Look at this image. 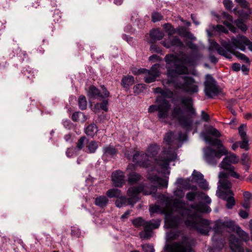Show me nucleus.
Instances as JSON below:
<instances>
[{
  "mask_svg": "<svg viewBox=\"0 0 252 252\" xmlns=\"http://www.w3.org/2000/svg\"><path fill=\"white\" fill-rule=\"evenodd\" d=\"M197 57V54L192 53L190 55L184 54L180 58L173 54L166 55L164 59L166 63V68L168 77L172 79L177 75L188 74L189 70L185 65H193Z\"/></svg>",
  "mask_w": 252,
  "mask_h": 252,
  "instance_id": "1",
  "label": "nucleus"
},
{
  "mask_svg": "<svg viewBox=\"0 0 252 252\" xmlns=\"http://www.w3.org/2000/svg\"><path fill=\"white\" fill-rule=\"evenodd\" d=\"M174 206L179 210L178 214L183 218H186L184 223L188 228L194 229L204 235H209L211 228L208 220L200 218L196 212H191L189 209L183 207L181 201H175Z\"/></svg>",
  "mask_w": 252,
  "mask_h": 252,
  "instance_id": "2",
  "label": "nucleus"
},
{
  "mask_svg": "<svg viewBox=\"0 0 252 252\" xmlns=\"http://www.w3.org/2000/svg\"><path fill=\"white\" fill-rule=\"evenodd\" d=\"M181 102L186 108L187 115L184 114V110L180 106L174 104L171 111V116L173 119L178 121L182 128L187 131H190L193 126L192 117L196 114L193 107V100L189 97L182 98Z\"/></svg>",
  "mask_w": 252,
  "mask_h": 252,
  "instance_id": "3",
  "label": "nucleus"
},
{
  "mask_svg": "<svg viewBox=\"0 0 252 252\" xmlns=\"http://www.w3.org/2000/svg\"><path fill=\"white\" fill-rule=\"evenodd\" d=\"M204 140L210 145L217 146L218 150L211 147H207L204 151V158L210 165H216L222 156L227 155L228 151L223 146L221 141L218 138L213 139L206 133L203 134Z\"/></svg>",
  "mask_w": 252,
  "mask_h": 252,
  "instance_id": "4",
  "label": "nucleus"
},
{
  "mask_svg": "<svg viewBox=\"0 0 252 252\" xmlns=\"http://www.w3.org/2000/svg\"><path fill=\"white\" fill-rule=\"evenodd\" d=\"M161 96L156 97L155 104L151 105L148 108V112L153 113L157 112V117L160 122H164L169 116L171 105L166 98H172L173 92L168 89L165 88L162 92Z\"/></svg>",
  "mask_w": 252,
  "mask_h": 252,
  "instance_id": "5",
  "label": "nucleus"
},
{
  "mask_svg": "<svg viewBox=\"0 0 252 252\" xmlns=\"http://www.w3.org/2000/svg\"><path fill=\"white\" fill-rule=\"evenodd\" d=\"M174 133L172 131L166 133L164 137V141L168 145V149L163 148L158 157L155 159V164L161 169H168L170 163L175 161L177 158L176 152L172 150L171 146L173 141Z\"/></svg>",
  "mask_w": 252,
  "mask_h": 252,
  "instance_id": "6",
  "label": "nucleus"
},
{
  "mask_svg": "<svg viewBox=\"0 0 252 252\" xmlns=\"http://www.w3.org/2000/svg\"><path fill=\"white\" fill-rule=\"evenodd\" d=\"M221 46L215 42L212 43L213 47L216 50L218 53L226 58L231 59L233 54L239 59L245 61L246 63H250L249 59L244 54L235 51L234 49L229 41L222 40L220 41Z\"/></svg>",
  "mask_w": 252,
  "mask_h": 252,
  "instance_id": "7",
  "label": "nucleus"
},
{
  "mask_svg": "<svg viewBox=\"0 0 252 252\" xmlns=\"http://www.w3.org/2000/svg\"><path fill=\"white\" fill-rule=\"evenodd\" d=\"M240 239L237 238L234 235L231 234L229 238V247L233 252H244L242 247V241L247 242L249 240V234L238 225L235 231Z\"/></svg>",
  "mask_w": 252,
  "mask_h": 252,
  "instance_id": "8",
  "label": "nucleus"
},
{
  "mask_svg": "<svg viewBox=\"0 0 252 252\" xmlns=\"http://www.w3.org/2000/svg\"><path fill=\"white\" fill-rule=\"evenodd\" d=\"M145 186L144 184H140L137 186L130 187L127 190V195L128 196L127 198V203L129 205L132 206L139 200L138 195L140 193L142 192L144 195H149L155 193L157 191V187L153 186L151 187L150 191H147L144 189Z\"/></svg>",
  "mask_w": 252,
  "mask_h": 252,
  "instance_id": "9",
  "label": "nucleus"
},
{
  "mask_svg": "<svg viewBox=\"0 0 252 252\" xmlns=\"http://www.w3.org/2000/svg\"><path fill=\"white\" fill-rule=\"evenodd\" d=\"M204 92L208 98H213L218 96L221 93L219 87L217 85V81L210 74L206 76V81L204 82Z\"/></svg>",
  "mask_w": 252,
  "mask_h": 252,
  "instance_id": "10",
  "label": "nucleus"
},
{
  "mask_svg": "<svg viewBox=\"0 0 252 252\" xmlns=\"http://www.w3.org/2000/svg\"><path fill=\"white\" fill-rule=\"evenodd\" d=\"M238 225L235 222L230 219L217 220L213 227L215 234H221L226 229L229 232H234Z\"/></svg>",
  "mask_w": 252,
  "mask_h": 252,
  "instance_id": "11",
  "label": "nucleus"
},
{
  "mask_svg": "<svg viewBox=\"0 0 252 252\" xmlns=\"http://www.w3.org/2000/svg\"><path fill=\"white\" fill-rule=\"evenodd\" d=\"M182 78L184 82L176 84L175 88L176 89L182 90L189 94L197 93L198 92V86L195 83V80L193 77L184 76Z\"/></svg>",
  "mask_w": 252,
  "mask_h": 252,
  "instance_id": "12",
  "label": "nucleus"
},
{
  "mask_svg": "<svg viewBox=\"0 0 252 252\" xmlns=\"http://www.w3.org/2000/svg\"><path fill=\"white\" fill-rule=\"evenodd\" d=\"M161 220L159 219H153L149 221H145L144 223V230L139 233L141 238L149 239L152 236L153 229L159 227Z\"/></svg>",
  "mask_w": 252,
  "mask_h": 252,
  "instance_id": "13",
  "label": "nucleus"
},
{
  "mask_svg": "<svg viewBox=\"0 0 252 252\" xmlns=\"http://www.w3.org/2000/svg\"><path fill=\"white\" fill-rule=\"evenodd\" d=\"M159 68V64L156 63L152 66L150 70L140 68L138 70V72L139 74H145L144 77V81L147 83H151L155 82L157 78L159 76L160 74Z\"/></svg>",
  "mask_w": 252,
  "mask_h": 252,
  "instance_id": "14",
  "label": "nucleus"
},
{
  "mask_svg": "<svg viewBox=\"0 0 252 252\" xmlns=\"http://www.w3.org/2000/svg\"><path fill=\"white\" fill-rule=\"evenodd\" d=\"M132 161L143 168H148L152 164V161L148 159L146 153L143 152H136L133 156Z\"/></svg>",
  "mask_w": 252,
  "mask_h": 252,
  "instance_id": "15",
  "label": "nucleus"
},
{
  "mask_svg": "<svg viewBox=\"0 0 252 252\" xmlns=\"http://www.w3.org/2000/svg\"><path fill=\"white\" fill-rule=\"evenodd\" d=\"M102 93L94 85H91L88 90V96L91 98H105L109 97V92L104 86L101 87Z\"/></svg>",
  "mask_w": 252,
  "mask_h": 252,
  "instance_id": "16",
  "label": "nucleus"
},
{
  "mask_svg": "<svg viewBox=\"0 0 252 252\" xmlns=\"http://www.w3.org/2000/svg\"><path fill=\"white\" fill-rule=\"evenodd\" d=\"M233 48L238 49L243 51L246 49L247 42H248V38L243 35H237L236 37L231 38V41H229Z\"/></svg>",
  "mask_w": 252,
  "mask_h": 252,
  "instance_id": "17",
  "label": "nucleus"
},
{
  "mask_svg": "<svg viewBox=\"0 0 252 252\" xmlns=\"http://www.w3.org/2000/svg\"><path fill=\"white\" fill-rule=\"evenodd\" d=\"M112 181L114 186L121 188L125 184L126 179L124 172L118 170L112 172Z\"/></svg>",
  "mask_w": 252,
  "mask_h": 252,
  "instance_id": "18",
  "label": "nucleus"
},
{
  "mask_svg": "<svg viewBox=\"0 0 252 252\" xmlns=\"http://www.w3.org/2000/svg\"><path fill=\"white\" fill-rule=\"evenodd\" d=\"M147 178L151 183L158 185L159 188H166L168 186V178L163 179L151 173L147 174Z\"/></svg>",
  "mask_w": 252,
  "mask_h": 252,
  "instance_id": "19",
  "label": "nucleus"
},
{
  "mask_svg": "<svg viewBox=\"0 0 252 252\" xmlns=\"http://www.w3.org/2000/svg\"><path fill=\"white\" fill-rule=\"evenodd\" d=\"M192 249L190 245L186 241L175 243L172 245L170 252H191Z\"/></svg>",
  "mask_w": 252,
  "mask_h": 252,
  "instance_id": "20",
  "label": "nucleus"
},
{
  "mask_svg": "<svg viewBox=\"0 0 252 252\" xmlns=\"http://www.w3.org/2000/svg\"><path fill=\"white\" fill-rule=\"evenodd\" d=\"M238 162V158L233 154H230L229 156H226L220 163V167L225 170H229L231 167L230 164H235Z\"/></svg>",
  "mask_w": 252,
  "mask_h": 252,
  "instance_id": "21",
  "label": "nucleus"
},
{
  "mask_svg": "<svg viewBox=\"0 0 252 252\" xmlns=\"http://www.w3.org/2000/svg\"><path fill=\"white\" fill-rule=\"evenodd\" d=\"M22 73L28 80L29 83H32L33 82V79L35 78L37 72L29 66L25 67L22 70Z\"/></svg>",
  "mask_w": 252,
  "mask_h": 252,
  "instance_id": "22",
  "label": "nucleus"
},
{
  "mask_svg": "<svg viewBox=\"0 0 252 252\" xmlns=\"http://www.w3.org/2000/svg\"><path fill=\"white\" fill-rule=\"evenodd\" d=\"M181 221V218L178 216H170L166 219V223L170 228L178 227Z\"/></svg>",
  "mask_w": 252,
  "mask_h": 252,
  "instance_id": "23",
  "label": "nucleus"
},
{
  "mask_svg": "<svg viewBox=\"0 0 252 252\" xmlns=\"http://www.w3.org/2000/svg\"><path fill=\"white\" fill-rule=\"evenodd\" d=\"M160 146L157 144H151L147 148L146 154L149 158H154L158 154L160 151Z\"/></svg>",
  "mask_w": 252,
  "mask_h": 252,
  "instance_id": "24",
  "label": "nucleus"
},
{
  "mask_svg": "<svg viewBox=\"0 0 252 252\" xmlns=\"http://www.w3.org/2000/svg\"><path fill=\"white\" fill-rule=\"evenodd\" d=\"M142 179V176L134 171L130 172L127 175V182L130 186L136 184Z\"/></svg>",
  "mask_w": 252,
  "mask_h": 252,
  "instance_id": "25",
  "label": "nucleus"
},
{
  "mask_svg": "<svg viewBox=\"0 0 252 252\" xmlns=\"http://www.w3.org/2000/svg\"><path fill=\"white\" fill-rule=\"evenodd\" d=\"M102 152L105 156L113 158L117 155L118 151L115 147L109 145L103 147Z\"/></svg>",
  "mask_w": 252,
  "mask_h": 252,
  "instance_id": "26",
  "label": "nucleus"
},
{
  "mask_svg": "<svg viewBox=\"0 0 252 252\" xmlns=\"http://www.w3.org/2000/svg\"><path fill=\"white\" fill-rule=\"evenodd\" d=\"M134 83V79L132 75H125L121 80V85L126 89H128L129 86Z\"/></svg>",
  "mask_w": 252,
  "mask_h": 252,
  "instance_id": "27",
  "label": "nucleus"
},
{
  "mask_svg": "<svg viewBox=\"0 0 252 252\" xmlns=\"http://www.w3.org/2000/svg\"><path fill=\"white\" fill-rule=\"evenodd\" d=\"M190 207L200 213H208L211 211L207 205L202 203H196L191 205Z\"/></svg>",
  "mask_w": 252,
  "mask_h": 252,
  "instance_id": "28",
  "label": "nucleus"
},
{
  "mask_svg": "<svg viewBox=\"0 0 252 252\" xmlns=\"http://www.w3.org/2000/svg\"><path fill=\"white\" fill-rule=\"evenodd\" d=\"M98 148V142L94 140L88 141L87 143L86 148L88 150L87 152L89 154H94L96 152Z\"/></svg>",
  "mask_w": 252,
  "mask_h": 252,
  "instance_id": "29",
  "label": "nucleus"
},
{
  "mask_svg": "<svg viewBox=\"0 0 252 252\" xmlns=\"http://www.w3.org/2000/svg\"><path fill=\"white\" fill-rule=\"evenodd\" d=\"M97 130L96 125L94 124H91L86 127L85 132L88 136L93 138L96 134Z\"/></svg>",
  "mask_w": 252,
  "mask_h": 252,
  "instance_id": "30",
  "label": "nucleus"
},
{
  "mask_svg": "<svg viewBox=\"0 0 252 252\" xmlns=\"http://www.w3.org/2000/svg\"><path fill=\"white\" fill-rule=\"evenodd\" d=\"M150 35L152 40H159L163 37L164 33L159 30L153 29L150 32Z\"/></svg>",
  "mask_w": 252,
  "mask_h": 252,
  "instance_id": "31",
  "label": "nucleus"
},
{
  "mask_svg": "<svg viewBox=\"0 0 252 252\" xmlns=\"http://www.w3.org/2000/svg\"><path fill=\"white\" fill-rule=\"evenodd\" d=\"M171 47H178L182 49L184 47V43L177 36L170 38Z\"/></svg>",
  "mask_w": 252,
  "mask_h": 252,
  "instance_id": "32",
  "label": "nucleus"
},
{
  "mask_svg": "<svg viewBox=\"0 0 252 252\" xmlns=\"http://www.w3.org/2000/svg\"><path fill=\"white\" fill-rule=\"evenodd\" d=\"M108 202V199L107 197L104 195L97 197L95 199V204L101 208L106 206Z\"/></svg>",
  "mask_w": 252,
  "mask_h": 252,
  "instance_id": "33",
  "label": "nucleus"
},
{
  "mask_svg": "<svg viewBox=\"0 0 252 252\" xmlns=\"http://www.w3.org/2000/svg\"><path fill=\"white\" fill-rule=\"evenodd\" d=\"M179 33L182 36L190 40H194L195 38L193 35L184 27H181L179 30Z\"/></svg>",
  "mask_w": 252,
  "mask_h": 252,
  "instance_id": "34",
  "label": "nucleus"
},
{
  "mask_svg": "<svg viewBox=\"0 0 252 252\" xmlns=\"http://www.w3.org/2000/svg\"><path fill=\"white\" fill-rule=\"evenodd\" d=\"M106 195L109 198H119L121 196V190L118 189H111L106 191Z\"/></svg>",
  "mask_w": 252,
  "mask_h": 252,
  "instance_id": "35",
  "label": "nucleus"
},
{
  "mask_svg": "<svg viewBox=\"0 0 252 252\" xmlns=\"http://www.w3.org/2000/svg\"><path fill=\"white\" fill-rule=\"evenodd\" d=\"M88 139L85 136L80 137L76 143V148L78 150L80 151L84 147L85 144L87 143Z\"/></svg>",
  "mask_w": 252,
  "mask_h": 252,
  "instance_id": "36",
  "label": "nucleus"
},
{
  "mask_svg": "<svg viewBox=\"0 0 252 252\" xmlns=\"http://www.w3.org/2000/svg\"><path fill=\"white\" fill-rule=\"evenodd\" d=\"M219 183L220 184L218 186L219 189H230L232 187V184L227 180H220Z\"/></svg>",
  "mask_w": 252,
  "mask_h": 252,
  "instance_id": "37",
  "label": "nucleus"
},
{
  "mask_svg": "<svg viewBox=\"0 0 252 252\" xmlns=\"http://www.w3.org/2000/svg\"><path fill=\"white\" fill-rule=\"evenodd\" d=\"M234 193L231 190H229L227 191H223L220 190L218 192V196L223 200L226 201L230 195L234 196Z\"/></svg>",
  "mask_w": 252,
  "mask_h": 252,
  "instance_id": "38",
  "label": "nucleus"
},
{
  "mask_svg": "<svg viewBox=\"0 0 252 252\" xmlns=\"http://www.w3.org/2000/svg\"><path fill=\"white\" fill-rule=\"evenodd\" d=\"M17 55L19 58V60L23 62L25 61H28L29 58L26 51L22 50L21 49H18Z\"/></svg>",
  "mask_w": 252,
  "mask_h": 252,
  "instance_id": "39",
  "label": "nucleus"
},
{
  "mask_svg": "<svg viewBox=\"0 0 252 252\" xmlns=\"http://www.w3.org/2000/svg\"><path fill=\"white\" fill-rule=\"evenodd\" d=\"M78 106L80 109L84 110L86 109L87 101L84 95H81L78 98Z\"/></svg>",
  "mask_w": 252,
  "mask_h": 252,
  "instance_id": "40",
  "label": "nucleus"
},
{
  "mask_svg": "<svg viewBox=\"0 0 252 252\" xmlns=\"http://www.w3.org/2000/svg\"><path fill=\"white\" fill-rule=\"evenodd\" d=\"M206 133L217 138H219L221 136L220 132L212 126H210L207 128V132Z\"/></svg>",
  "mask_w": 252,
  "mask_h": 252,
  "instance_id": "41",
  "label": "nucleus"
},
{
  "mask_svg": "<svg viewBox=\"0 0 252 252\" xmlns=\"http://www.w3.org/2000/svg\"><path fill=\"white\" fill-rule=\"evenodd\" d=\"M127 202V199L126 196H121L118 198L115 201V205L118 208H121L126 205Z\"/></svg>",
  "mask_w": 252,
  "mask_h": 252,
  "instance_id": "42",
  "label": "nucleus"
},
{
  "mask_svg": "<svg viewBox=\"0 0 252 252\" xmlns=\"http://www.w3.org/2000/svg\"><path fill=\"white\" fill-rule=\"evenodd\" d=\"M163 28L167 34L171 36L176 33L175 28L169 23H166L163 25Z\"/></svg>",
  "mask_w": 252,
  "mask_h": 252,
  "instance_id": "43",
  "label": "nucleus"
},
{
  "mask_svg": "<svg viewBox=\"0 0 252 252\" xmlns=\"http://www.w3.org/2000/svg\"><path fill=\"white\" fill-rule=\"evenodd\" d=\"M241 141H239V147L245 151H248L250 149L248 137L241 138Z\"/></svg>",
  "mask_w": 252,
  "mask_h": 252,
  "instance_id": "44",
  "label": "nucleus"
},
{
  "mask_svg": "<svg viewBox=\"0 0 252 252\" xmlns=\"http://www.w3.org/2000/svg\"><path fill=\"white\" fill-rule=\"evenodd\" d=\"M246 127H247V126H246V125H245V124H242L238 127L239 134L241 137V139L248 137L247 133L245 130Z\"/></svg>",
  "mask_w": 252,
  "mask_h": 252,
  "instance_id": "45",
  "label": "nucleus"
},
{
  "mask_svg": "<svg viewBox=\"0 0 252 252\" xmlns=\"http://www.w3.org/2000/svg\"><path fill=\"white\" fill-rule=\"evenodd\" d=\"M145 220H144L141 217H138L132 220V223L133 225H134L136 227H139L141 226L144 225V223L145 222Z\"/></svg>",
  "mask_w": 252,
  "mask_h": 252,
  "instance_id": "46",
  "label": "nucleus"
},
{
  "mask_svg": "<svg viewBox=\"0 0 252 252\" xmlns=\"http://www.w3.org/2000/svg\"><path fill=\"white\" fill-rule=\"evenodd\" d=\"M234 167L232 166L229 167V169L228 170L229 171V175L236 179H240L241 180H244L245 176L240 177V176L235 171H234Z\"/></svg>",
  "mask_w": 252,
  "mask_h": 252,
  "instance_id": "47",
  "label": "nucleus"
},
{
  "mask_svg": "<svg viewBox=\"0 0 252 252\" xmlns=\"http://www.w3.org/2000/svg\"><path fill=\"white\" fill-rule=\"evenodd\" d=\"M152 21L154 23H156L162 20L163 17L161 14L157 12H154L152 14Z\"/></svg>",
  "mask_w": 252,
  "mask_h": 252,
  "instance_id": "48",
  "label": "nucleus"
},
{
  "mask_svg": "<svg viewBox=\"0 0 252 252\" xmlns=\"http://www.w3.org/2000/svg\"><path fill=\"white\" fill-rule=\"evenodd\" d=\"M193 179L194 181L197 183L198 182L203 180L204 178L203 175L200 172L194 170L192 173Z\"/></svg>",
  "mask_w": 252,
  "mask_h": 252,
  "instance_id": "49",
  "label": "nucleus"
},
{
  "mask_svg": "<svg viewBox=\"0 0 252 252\" xmlns=\"http://www.w3.org/2000/svg\"><path fill=\"white\" fill-rule=\"evenodd\" d=\"M226 201V207L228 209H232L235 205V200L232 195H230Z\"/></svg>",
  "mask_w": 252,
  "mask_h": 252,
  "instance_id": "50",
  "label": "nucleus"
},
{
  "mask_svg": "<svg viewBox=\"0 0 252 252\" xmlns=\"http://www.w3.org/2000/svg\"><path fill=\"white\" fill-rule=\"evenodd\" d=\"M187 45L189 48L191 49L192 54H198V47L197 45L192 43V42L189 41L187 43Z\"/></svg>",
  "mask_w": 252,
  "mask_h": 252,
  "instance_id": "51",
  "label": "nucleus"
},
{
  "mask_svg": "<svg viewBox=\"0 0 252 252\" xmlns=\"http://www.w3.org/2000/svg\"><path fill=\"white\" fill-rule=\"evenodd\" d=\"M150 50L152 53H157L162 54V51L161 48L156 44H152L150 47Z\"/></svg>",
  "mask_w": 252,
  "mask_h": 252,
  "instance_id": "52",
  "label": "nucleus"
},
{
  "mask_svg": "<svg viewBox=\"0 0 252 252\" xmlns=\"http://www.w3.org/2000/svg\"><path fill=\"white\" fill-rule=\"evenodd\" d=\"M53 21L55 23H59L61 21V13L58 10H56L53 15Z\"/></svg>",
  "mask_w": 252,
  "mask_h": 252,
  "instance_id": "53",
  "label": "nucleus"
},
{
  "mask_svg": "<svg viewBox=\"0 0 252 252\" xmlns=\"http://www.w3.org/2000/svg\"><path fill=\"white\" fill-rule=\"evenodd\" d=\"M141 247L145 252H155L153 246L149 244L142 245Z\"/></svg>",
  "mask_w": 252,
  "mask_h": 252,
  "instance_id": "54",
  "label": "nucleus"
},
{
  "mask_svg": "<svg viewBox=\"0 0 252 252\" xmlns=\"http://www.w3.org/2000/svg\"><path fill=\"white\" fill-rule=\"evenodd\" d=\"M235 23L237 27L241 31L245 32L247 30V26L241 20H237Z\"/></svg>",
  "mask_w": 252,
  "mask_h": 252,
  "instance_id": "55",
  "label": "nucleus"
},
{
  "mask_svg": "<svg viewBox=\"0 0 252 252\" xmlns=\"http://www.w3.org/2000/svg\"><path fill=\"white\" fill-rule=\"evenodd\" d=\"M197 195V193L194 192H189L186 194V199L189 201H193Z\"/></svg>",
  "mask_w": 252,
  "mask_h": 252,
  "instance_id": "56",
  "label": "nucleus"
},
{
  "mask_svg": "<svg viewBox=\"0 0 252 252\" xmlns=\"http://www.w3.org/2000/svg\"><path fill=\"white\" fill-rule=\"evenodd\" d=\"M71 234L72 236L79 237L81 235L80 230L77 227L73 226L71 227Z\"/></svg>",
  "mask_w": 252,
  "mask_h": 252,
  "instance_id": "57",
  "label": "nucleus"
},
{
  "mask_svg": "<svg viewBox=\"0 0 252 252\" xmlns=\"http://www.w3.org/2000/svg\"><path fill=\"white\" fill-rule=\"evenodd\" d=\"M242 8H246L250 6L249 3L246 0H235Z\"/></svg>",
  "mask_w": 252,
  "mask_h": 252,
  "instance_id": "58",
  "label": "nucleus"
},
{
  "mask_svg": "<svg viewBox=\"0 0 252 252\" xmlns=\"http://www.w3.org/2000/svg\"><path fill=\"white\" fill-rule=\"evenodd\" d=\"M199 187L202 189H208V184L207 181L205 179L201 180L200 181L197 183Z\"/></svg>",
  "mask_w": 252,
  "mask_h": 252,
  "instance_id": "59",
  "label": "nucleus"
},
{
  "mask_svg": "<svg viewBox=\"0 0 252 252\" xmlns=\"http://www.w3.org/2000/svg\"><path fill=\"white\" fill-rule=\"evenodd\" d=\"M161 211L160 207L158 205H153L150 207V212L151 214L160 213Z\"/></svg>",
  "mask_w": 252,
  "mask_h": 252,
  "instance_id": "60",
  "label": "nucleus"
},
{
  "mask_svg": "<svg viewBox=\"0 0 252 252\" xmlns=\"http://www.w3.org/2000/svg\"><path fill=\"white\" fill-rule=\"evenodd\" d=\"M145 88V85L143 84H138L135 86L133 88L134 93L139 94L141 93L143 89Z\"/></svg>",
  "mask_w": 252,
  "mask_h": 252,
  "instance_id": "61",
  "label": "nucleus"
},
{
  "mask_svg": "<svg viewBox=\"0 0 252 252\" xmlns=\"http://www.w3.org/2000/svg\"><path fill=\"white\" fill-rule=\"evenodd\" d=\"M223 24L230 30L231 32L234 33L236 32L237 29L231 23L227 21H225L223 22Z\"/></svg>",
  "mask_w": 252,
  "mask_h": 252,
  "instance_id": "62",
  "label": "nucleus"
},
{
  "mask_svg": "<svg viewBox=\"0 0 252 252\" xmlns=\"http://www.w3.org/2000/svg\"><path fill=\"white\" fill-rule=\"evenodd\" d=\"M223 4L226 9L228 10H231L233 6V3L232 1L230 0H224L223 1Z\"/></svg>",
  "mask_w": 252,
  "mask_h": 252,
  "instance_id": "63",
  "label": "nucleus"
},
{
  "mask_svg": "<svg viewBox=\"0 0 252 252\" xmlns=\"http://www.w3.org/2000/svg\"><path fill=\"white\" fill-rule=\"evenodd\" d=\"M249 159L248 157V155L246 154H243L241 157V163L244 165H247V164L249 163Z\"/></svg>",
  "mask_w": 252,
  "mask_h": 252,
  "instance_id": "64",
  "label": "nucleus"
}]
</instances>
